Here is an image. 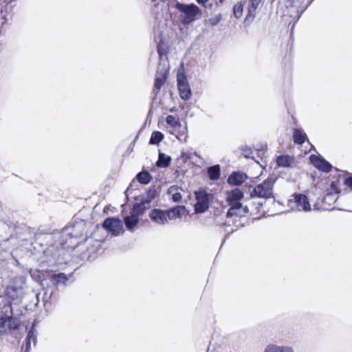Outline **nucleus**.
Here are the masks:
<instances>
[{
  "mask_svg": "<svg viewBox=\"0 0 352 352\" xmlns=\"http://www.w3.org/2000/svg\"><path fill=\"white\" fill-rule=\"evenodd\" d=\"M243 197V192L238 188L228 192L226 203L229 206V209L226 215L225 221H223V217L222 215L215 216L214 221L216 224L225 226V231L228 234L243 226L239 219L249 212L248 208L243 206L241 203Z\"/></svg>",
  "mask_w": 352,
  "mask_h": 352,
  "instance_id": "f257e3e1",
  "label": "nucleus"
},
{
  "mask_svg": "<svg viewBox=\"0 0 352 352\" xmlns=\"http://www.w3.org/2000/svg\"><path fill=\"white\" fill-rule=\"evenodd\" d=\"M91 226L90 223L80 220L65 228L60 234V244L66 248H75L89 239L87 230Z\"/></svg>",
  "mask_w": 352,
  "mask_h": 352,
  "instance_id": "f03ea898",
  "label": "nucleus"
},
{
  "mask_svg": "<svg viewBox=\"0 0 352 352\" xmlns=\"http://www.w3.org/2000/svg\"><path fill=\"white\" fill-rule=\"evenodd\" d=\"M3 302V306L1 307L0 334L8 330L16 329L19 327L18 319L12 316L11 302L5 300Z\"/></svg>",
  "mask_w": 352,
  "mask_h": 352,
  "instance_id": "7ed1b4c3",
  "label": "nucleus"
},
{
  "mask_svg": "<svg viewBox=\"0 0 352 352\" xmlns=\"http://www.w3.org/2000/svg\"><path fill=\"white\" fill-rule=\"evenodd\" d=\"M175 8L180 12L181 21L185 25L195 21L201 14L200 8L194 3L186 4L177 2Z\"/></svg>",
  "mask_w": 352,
  "mask_h": 352,
  "instance_id": "20e7f679",
  "label": "nucleus"
},
{
  "mask_svg": "<svg viewBox=\"0 0 352 352\" xmlns=\"http://www.w3.org/2000/svg\"><path fill=\"white\" fill-rule=\"evenodd\" d=\"M25 282V276H19L16 277L12 283L7 287L5 296L0 297V301L4 302L5 300L10 301L21 299L23 294Z\"/></svg>",
  "mask_w": 352,
  "mask_h": 352,
  "instance_id": "39448f33",
  "label": "nucleus"
},
{
  "mask_svg": "<svg viewBox=\"0 0 352 352\" xmlns=\"http://www.w3.org/2000/svg\"><path fill=\"white\" fill-rule=\"evenodd\" d=\"M274 180L272 178H268L260 184L255 186L250 192L252 197H256L263 199H269L273 197Z\"/></svg>",
  "mask_w": 352,
  "mask_h": 352,
  "instance_id": "423d86ee",
  "label": "nucleus"
},
{
  "mask_svg": "<svg viewBox=\"0 0 352 352\" xmlns=\"http://www.w3.org/2000/svg\"><path fill=\"white\" fill-rule=\"evenodd\" d=\"M195 199L197 200L195 204V211L196 213H203L209 208V197L210 194L204 190H199L195 192Z\"/></svg>",
  "mask_w": 352,
  "mask_h": 352,
  "instance_id": "0eeeda50",
  "label": "nucleus"
},
{
  "mask_svg": "<svg viewBox=\"0 0 352 352\" xmlns=\"http://www.w3.org/2000/svg\"><path fill=\"white\" fill-rule=\"evenodd\" d=\"M293 204V207L298 211L309 212L311 210L309 199L305 195H294Z\"/></svg>",
  "mask_w": 352,
  "mask_h": 352,
  "instance_id": "6e6552de",
  "label": "nucleus"
},
{
  "mask_svg": "<svg viewBox=\"0 0 352 352\" xmlns=\"http://www.w3.org/2000/svg\"><path fill=\"white\" fill-rule=\"evenodd\" d=\"M103 228L113 235H118L122 229V221L116 218H107L103 223Z\"/></svg>",
  "mask_w": 352,
  "mask_h": 352,
  "instance_id": "1a4fd4ad",
  "label": "nucleus"
},
{
  "mask_svg": "<svg viewBox=\"0 0 352 352\" xmlns=\"http://www.w3.org/2000/svg\"><path fill=\"white\" fill-rule=\"evenodd\" d=\"M168 72V69L164 66L161 67L160 63L157 68V75L153 87V92L155 95L157 94L162 85L165 83L167 79Z\"/></svg>",
  "mask_w": 352,
  "mask_h": 352,
  "instance_id": "9d476101",
  "label": "nucleus"
},
{
  "mask_svg": "<svg viewBox=\"0 0 352 352\" xmlns=\"http://www.w3.org/2000/svg\"><path fill=\"white\" fill-rule=\"evenodd\" d=\"M177 87L179 96L182 99L184 100H188L191 98V89L190 88L188 80L185 77L179 78L177 79Z\"/></svg>",
  "mask_w": 352,
  "mask_h": 352,
  "instance_id": "9b49d317",
  "label": "nucleus"
},
{
  "mask_svg": "<svg viewBox=\"0 0 352 352\" xmlns=\"http://www.w3.org/2000/svg\"><path fill=\"white\" fill-rule=\"evenodd\" d=\"M310 161L316 168L321 171L329 173L331 170L332 166L323 158L312 155L310 156Z\"/></svg>",
  "mask_w": 352,
  "mask_h": 352,
  "instance_id": "f8f14e48",
  "label": "nucleus"
},
{
  "mask_svg": "<svg viewBox=\"0 0 352 352\" xmlns=\"http://www.w3.org/2000/svg\"><path fill=\"white\" fill-rule=\"evenodd\" d=\"M151 221L159 225H164L168 223L166 210L161 209H153L149 213Z\"/></svg>",
  "mask_w": 352,
  "mask_h": 352,
  "instance_id": "ddd939ff",
  "label": "nucleus"
},
{
  "mask_svg": "<svg viewBox=\"0 0 352 352\" xmlns=\"http://www.w3.org/2000/svg\"><path fill=\"white\" fill-rule=\"evenodd\" d=\"M37 342L36 335L33 327L28 331L25 342L21 346L22 352H30L32 348V344L34 346H36Z\"/></svg>",
  "mask_w": 352,
  "mask_h": 352,
  "instance_id": "4468645a",
  "label": "nucleus"
},
{
  "mask_svg": "<svg viewBox=\"0 0 352 352\" xmlns=\"http://www.w3.org/2000/svg\"><path fill=\"white\" fill-rule=\"evenodd\" d=\"M261 0H249L247 7L248 14L245 21L247 23L252 22L256 16V11L258 8Z\"/></svg>",
  "mask_w": 352,
  "mask_h": 352,
  "instance_id": "2eb2a0df",
  "label": "nucleus"
},
{
  "mask_svg": "<svg viewBox=\"0 0 352 352\" xmlns=\"http://www.w3.org/2000/svg\"><path fill=\"white\" fill-rule=\"evenodd\" d=\"M264 352H294V350L292 346L288 345L269 344L265 346Z\"/></svg>",
  "mask_w": 352,
  "mask_h": 352,
  "instance_id": "dca6fc26",
  "label": "nucleus"
},
{
  "mask_svg": "<svg viewBox=\"0 0 352 352\" xmlns=\"http://www.w3.org/2000/svg\"><path fill=\"white\" fill-rule=\"evenodd\" d=\"M247 176L241 172H234L228 178L229 184L239 186L245 181Z\"/></svg>",
  "mask_w": 352,
  "mask_h": 352,
  "instance_id": "f3484780",
  "label": "nucleus"
},
{
  "mask_svg": "<svg viewBox=\"0 0 352 352\" xmlns=\"http://www.w3.org/2000/svg\"><path fill=\"white\" fill-rule=\"evenodd\" d=\"M185 208L182 206H177L171 208L170 210H166L168 221L177 218H179L184 213Z\"/></svg>",
  "mask_w": 352,
  "mask_h": 352,
  "instance_id": "a211bd4d",
  "label": "nucleus"
},
{
  "mask_svg": "<svg viewBox=\"0 0 352 352\" xmlns=\"http://www.w3.org/2000/svg\"><path fill=\"white\" fill-rule=\"evenodd\" d=\"M294 157L287 155H282L277 157L276 163L279 167L288 168L292 166L294 164Z\"/></svg>",
  "mask_w": 352,
  "mask_h": 352,
  "instance_id": "6ab92c4d",
  "label": "nucleus"
},
{
  "mask_svg": "<svg viewBox=\"0 0 352 352\" xmlns=\"http://www.w3.org/2000/svg\"><path fill=\"white\" fill-rule=\"evenodd\" d=\"M12 8L8 4L0 8V29L3 28L8 20V15L12 12Z\"/></svg>",
  "mask_w": 352,
  "mask_h": 352,
  "instance_id": "aec40b11",
  "label": "nucleus"
},
{
  "mask_svg": "<svg viewBox=\"0 0 352 352\" xmlns=\"http://www.w3.org/2000/svg\"><path fill=\"white\" fill-rule=\"evenodd\" d=\"M124 224L128 230L133 231L140 221V218L129 213L124 219Z\"/></svg>",
  "mask_w": 352,
  "mask_h": 352,
  "instance_id": "412c9836",
  "label": "nucleus"
},
{
  "mask_svg": "<svg viewBox=\"0 0 352 352\" xmlns=\"http://www.w3.org/2000/svg\"><path fill=\"white\" fill-rule=\"evenodd\" d=\"M157 194L155 187H152L141 196L140 201L146 205L149 204L155 198Z\"/></svg>",
  "mask_w": 352,
  "mask_h": 352,
  "instance_id": "4be33fe9",
  "label": "nucleus"
},
{
  "mask_svg": "<svg viewBox=\"0 0 352 352\" xmlns=\"http://www.w3.org/2000/svg\"><path fill=\"white\" fill-rule=\"evenodd\" d=\"M171 160L172 158L170 156L160 153L158 160L156 162V166L158 168H166L170 165Z\"/></svg>",
  "mask_w": 352,
  "mask_h": 352,
  "instance_id": "5701e85b",
  "label": "nucleus"
},
{
  "mask_svg": "<svg viewBox=\"0 0 352 352\" xmlns=\"http://www.w3.org/2000/svg\"><path fill=\"white\" fill-rule=\"evenodd\" d=\"M207 173L210 180L216 181L219 179L221 175V168L219 165L210 166Z\"/></svg>",
  "mask_w": 352,
  "mask_h": 352,
  "instance_id": "b1692460",
  "label": "nucleus"
},
{
  "mask_svg": "<svg viewBox=\"0 0 352 352\" xmlns=\"http://www.w3.org/2000/svg\"><path fill=\"white\" fill-rule=\"evenodd\" d=\"M307 138L306 134L299 129H294L293 132L294 142L298 144H302Z\"/></svg>",
  "mask_w": 352,
  "mask_h": 352,
  "instance_id": "393cba45",
  "label": "nucleus"
},
{
  "mask_svg": "<svg viewBox=\"0 0 352 352\" xmlns=\"http://www.w3.org/2000/svg\"><path fill=\"white\" fill-rule=\"evenodd\" d=\"M168 194L171 196V199L174 202H179L182 199L180 188L176 186H170L168 190Z\"/></svg>",
  "mask_w": 352,
  "mask_h": 352,
  "instance_id": "a878e982",
  "label": "nucleus"
},
{
  "mask_svg": "<svg viewBox=\"0 0 352 352\" xmlns=\"http://www.w3.org/2000/svg\"><path fill=\"white\" fill-rule=\"evenodd\" d=\"M145 209H146V204H142V202L140 201V202L139 204H135L133 206V208L131 210L129 213L140 218V217L141 215H142L143 213L144 212Z\"/></svg>",
  "mask_w": 352,
  "mask_h": 352,
  "instance_id": "bb28decb",
  "label": "nucleus"
},
{
  "mask_svg": "<svg viewBox=\"0 0 352 352\" xmlns=\"http://www.w3.org/2000/svg\"><path fill=\"white\" fill-rule=\"evenodd\" d=\"M166 122L174 130H176L182 126L179 119L170 115L166 118Z\"/></svg>",
  "mask_w": 352,
  "mask_h": 352,
  "instance_id": "cd10ccee",
  "label": "nucleus"
},
{
  "mask_svg": "<svg viewBox=\"0 0 352 352\" xmlns=\"http://www.w3.org/2000/svg\"><path fill=\"white\" fill-rule=\"evenodd\" d=\"M136 178L140 183L147 184L150 182L151 176L148 172L142 171L137 175Z\"/></svg>",
  "mask_w": 352,
  "mask_h": 352,
  "instance_id": "c85d7f7f",
  "label": "nucleus"
},
{
  "mask_svg": "<svg viewBox=\"0 0 352 352\" xmlns=\"http://www.w3.org/2000/svg\"><path fill=\"white\" fill-rule=\"evenodd\" d=\"M52 280L56 285L64 284L68 280L67 276L64 273H58L53 274Z\"/></svg>",
  "mask_w": 352,
  "mask_h": 352,
  "instance_id": "c756f323",
  "label": "nucleus"
},
{
  "mask_svg": "<svg viewBox=\"0 0 352 352\" xmlns=\"http://www.w3.org/2000/svg\"><path fill=\"white\" fill-rule=\"evenodd\" d=\"M164 135L160 131H154L152 133L149 143L151 144H158L162 140Z\"/></svg>",
  "mask_w": 352,
  "mask_h": 352,
  "instance_id": "7c9ffc66",
  "label": "nucleus"
},
{
  "mask_svg": "<svg viewBox=\"0 0 352 352\" xmlns=\"http://www.w3.org/2000/svg\"><path fill=\"white\" fill-rule=\"evenodd\" d=\"M157 53L160 58V61L163 60V56H164L165 59L166 60V54H167V48L164 43H160L157 45Z\"/></svg>",
  "mask_w": 352,
  "mask_h": 352,
  "instance_id": "2f4dec72",
  "label": "nucleus"
},
{
  "mask_svg": "<svg viewBox=\"0 0 352 352\" xmlns=\"http://www.w3.org/2000/svg\"><path fill=\"white\" fill-rule=\"evenodd\" d=\"M338 199V195L333 194L332 192L327 193L323 198L322 201L324 204H327L329 206L331 205V203L336 202Z\"/></svg>",
  "mask_w": 352,
  "mask_h": 352,
  "instance_id": "473e14b6",
  "label": "nucleus"
},
{
  "mask_svg": "<svg viewBox=\"0 0 352 352\" xmlns=\"http://www.w3.org/2000/svg\"><path fill=\"white\" fill-rule=\"evenodd\" d=\"M243 6L241 3H238L233 8V13L236 19H239L243 16Z\"/></svg>",
  "mask_w": 352,
  "mask_h": 352,
  "instance_id": "72a5a7b5",
  "label": "nucleus"
},
{
  "mask_svg": "<svg viewBox=\"0 0 352 352\" xmlns=\"http://www.w3.org/2000/svg\"><path fill=\"white\" fill-rule=\"evenodd\" d=\"M221 20V14H218V15H217L214 17L210 18L208 19V23L211 26H215V25H217L220 22Z\"/></svg>",
  "mask_w": 352,
  "mask_h": 352,
  "instance_id": "f704fd0d",
  "label": "nucleus"
},
{
  "mask_svg": "<svg viewBox=\"0 0 352 352\" xmlns=\"http://www.w3.org/2000/svg\"><path fill=\"white\" fill-rule=\"evenodd\" d=\"M344 184L352 190V175L344 180Z\"/></svg>",
  "mask_w": 352,
  "mask_h": 352,
  "instance_id": "c9c22d12",
  "label": "nucleus"
},
{
  "mask_svg": "<svg viewBox=\"0 0 352 352\" xmlns=\"http://www.w3.org/2000/svg\"><path fill=\"white\" fill-rule=\"evenodd\" d=\"M331 191H333V194H336L337 195V194L338 193V188H337V184L335 183V182H332L331 184Z\"/></svg>",
  "mask_w": 352,
  "mask_h": 352,
  "instance_id": "e433bc0d",
  "label": "nucleus"
},
{
  "mask_svg": "<svg viewBox=\"0 0 352 352\" xmlns=\"http://www.w3.org/2000/svg\"><path fill=\"white\" fill-rule=\"evenodd\" d=\"M186 126L184 127V131H183V135H184V142H187L188 135H186Z\"/></svg>",
  "mask_w": 352,
  "mask_h": 352,
  "instance_id": "4c0bfd02",
  "label": "nucleus"
},
{
  "mask_svg": "<svg viewBox=\"0 0 352 352\" xmlns=\"http://www.w3.org/2000/svg\"><path fill=\"white\" fill-rule=\"evenodd\" d=\"M199 4L204 5L208 0H196Z\"/></svg>",
  "mask_w": 352,
  "mask_h": 352,
  "instance_id": "58836bf2",
  "label": "nucleus"
},
{
  "mask_svg": "<svg viewBox=\"0 0 352 352\" xmlns=\"http://www.w3.org/2000/svg\"><path fill=\"white\" fill-rule=\"evenodd\" d=\"M181 157H182V158H186V159H189V158H190V157L187 155V154H186V153H184V152H182V155H181Z\"/></svg>",
  "mask_w": 352,
  "mask_h": 352,
  "instance_id": "ea45409f",
  "label": "nucleus"
},
{
  "mask_svg": "<svg viewBox=\"0 0 352 352\" xmlns=\"http://www.w3.org/2000/svg\"><path fill=\"white\" fill-rule=\"evenodd\" d=\"M298 3L297 0H296V1H295V3H293V2H292V3H293V6H295V3ZM298 3H300V1H298Z\"/></svg>",
  "mask_w": 352,
  "mask_h": 352,
  "instance_id": "a19ab883",
  "label": "nucleus"
},
{
  "mask_svg": "<svg viewBox=\"0 0 352 352\" xmlns=\"http://www.w3.org/2000/svg\"><path fill=\"white\" fill-rule=\"evenodd\" d=\"M175 137H176V138H177L178 140H180V138L177 135H176Z\"/></svg>",
  "mask_w": 352,
  "mask_h": 352,
  "instance_id": "79ce46f5",
  "label": "nucleus"
},
{
  "mask_svg": "<svg viewBox=\"0 0 352 352\" xmlns=\"http://www.w3.org/2000/svg\"><path fill=\"white\" fill-rule=\"evenodd\" d=\"M129 192V188H128L126 189V192Z\"/></svg>",
  "mask_w": 352,
  "mask_h": 352,
  "instance_id": "37998d69",
  "label": "nucleus"
},
{
  "mask_svg": "<svg viewBox=\"0 0 352 352\" xmlns=\"http://www.w3.org/2000/svg\"><path fill=\"white\" fill-rule=\"evenodd\" d=\"M300 14L298 15L297 20L300 18Z\"/></svg>",
  "mask_w": 352,
  "mask_h": 352,
  "instance_id": "c03bdc74",
  "label": "nucleus"
},
{
  "mask_svg": "<svg viewBox=\"0 0 352 352\" xmlns=\"http://www.w3.org/2000/svg\"><path fill=\"white\" fill-rule=\"evenodd\" d=\"M295 1H296V0H293V3H295ZM297 1L298 2V1H299V0H297Z\"/></svg>",
  "mask_w": 352,
  "mask_h": 352,
  "instance_id": "a18cd8bd",
  "label": "nucleus"
},
{
  "mask_svg": "<svg viewBox=\"0 0 352 352\" xmlns=\"http://www.w3.org/2000/svg\"><path fill=\"white\" fill-rule=\"evenodd\" d=\"M313 0H311L309 3V5L312 2Z\"/></svg>",
  "mask_w": 352,
  "mask_h": 352,
  "instance_id": "49530a36",
  "label": "nucleus"
}]
</instances>
